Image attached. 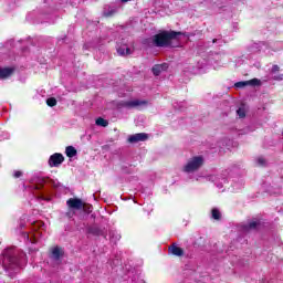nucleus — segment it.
Segmentation results:
<instances>
[{
    "instance_id": "nucleus-9",
    "label": "nucleus",
    "mask_w": 283,
    "mask_h": 283,
    "mask_svg": "<svg viewBox=\"0 0 283 283\" xmlns=\"http://www.w3.org/2000/svg\"><path fill=\"white\" fill-rule=\"evenodd\" d=\"M144 140H147V134L145 133H137L128 137V143H132V144L144 143Z\"/></svg>"
},
{
    "instance_id": "nucleus-5",
    "label": "nucleus",
    "mask_w": 283,
    "mask_h": 283,
    "mask_svg": "<svg viewBox=\"0 0 283 283\" xmlns=\"http://www.w3.org/2000/svg\"><path fill=\"white\" fill-rule=\"evenodd\" d=\"M64 160H65V157H63L62 154L55 153V154L50 156L49 166L50 167H61V165H63Z\"/></svg>"
},
{
    "instance_id": "nucleus-23",
    "label": "nucleus",
    "mask_w": 283,
    "mask_h": 283,
    "mask_svg": "<svg viewBox=\"0 0 283 283\" xmlns=\"http://www.w3.org/2000/svg\"><path fill=\"white\" fill-rule=\"evenodd\" d=\"M50 185L51 187H54V189H59V187H61V182H59L56 179H51Z\"/></svg>"
},
{
    "instance_id": "nucleus-13",
    "label": "nucleus",
    "mask_w": 283,
    "mask_h": 283,
    "mask_svg": "<svg viewBox=\"0 0 283 283\" xmlns=\"http://www.w3.org/2000/svg\"><path fill=\"white\" fill-rule=\"evenodd\" d=\"M169 64L167 63H163V64H157L155 66H153V74L155 76H159L160 72H165L166 70H168Z\"/></svg>"
},
{
    "instance_id": "nucleus-1",
    "label": "nucleus",
    "mask_w": 283,
    "mask_h": 283,
    "mask_svg": "<svg viewBox=\"0 0 283 283\" xmlns=\"http://www.w3.org/2000/svg\"><path fill=\"white\" fill-rule=\"evenodd\" d=\"M0 262L6 271H13L17 273L19 269H23L28 262L24 252L17 248L6 249L0 255Z\"/></svg>"
},
{
    "instance_id": "nucleus-25",
    "label": "nucleus",
    "mask_w": 283,
    "mask_h": 283,
    "mask_svg": "<svg viewBox=\"0 0 283 283\" xmlns=\"http://www.w3.org/2000/svg\"><path fill=\"white\" fill-rule=\"evenodd\" d=\"M248 84V81H244V82H237L234 84V87H238V88H242V87H247Z\"/></svg>"
},
{
    "instance_id": "nucleus-17",
    "label": "nucleus",
    "mask_w": 283,
    "mask_h": 283,
    "mask_svg": "<svg viewBox=\"0 0 283 283\" xmlns=\"http://www.w3.org/2000/svg\"><path fill=\"white\" fill-rule=\"evenodd\" d=\"M260 221H251L249 224L243 226V231H251L252 229H258Z\"/></svg>"
},
{
    "instance_id": "nucleus-29",
    "label": "nucleus",
    "mask_w": 283,
    "mask_h": 283,
    "mask_svg": "<svg viewBox=\"0 0 283 283\" xmlns=\"http://www.w3.org/2000/svg\"><path fill=\"white\" fill-rule=\"evenodd\" d=\"M31 189H33V191H39V189H41V185H32Z\"/></svg>"
},
{
    "instance_id": "nucleus-12",
    "label": "nucleus",
    "mask_w": 283,
    "mask_h": 283,
    "mask_svg": "<svg viewBox=\"0 0 283 283\" xmlns=\"http://www.w3.org/2000/svg\"><path fill=\"white\" fill-rule=\"evenodd\" d=\"M168 251L169 253H171V255H176L177 258H182V255H185V251L182 250V248L176 244L170 245Z\"/></svg>"
},
{
    "instance_id": "nucleus-8",
    "label": "nucleus",
    "mask_w": 283,
    "mask_h": 283,
    "mask_svg": "<svg viewBox=\"0 0 283 283\" xmlns=\"http://www.w3.org/2000/svg\"><path fill=\"white\" fill-rule=\"evenodd\" d=\"M209 182H216L218 189H222V182H227V178L220 177L218 175H209L206 177Z\"/></svg>"
},
{
    "instance_id": "nucleus-22",
    "label": "nucleus",
    "mask_w": 283,
    "mask_h": 283,
    "mask_svg": "<svg viewBox=\"0 0 283 283\" xmlns=\"http://www.w3.org/2000/svg\"><path fill=\"white\" fill-rule=\"evenodd\" d=\"M248 85H251L252 87H255V86L260 85V80L252 78V80L248 81Z\"/></svg>"
},
{
    "instance_id": "nucleus-14",
    "label": "nucleus",
    "mask_w": 283,
    "mask_h": 283,
    "mask_svg": "<svg viewBox=\"0 0 283 283\" xmlns=\"http://www.w3.org/2000/svg\"><path fill=\"white\" fill-rule=\"evenodd\" d=\"M13 72H14L13 67L0 69V78H8L9 76H12Z\"/></svg>"
},
{
    "instance_id": "nucleus-37",
    "label": "nucleus",
    "mask_w": 283,
    "mask_h": 283,
    "mask_svg": "<svg viewBox=\"0 0 283 283\" xmlns=\"http://www.w3.org/2000/svg\"><path fill=\"white\" fill-rule=\"evenodd\" d=\"M209 61V63H211V59L210 60H208Z\"/></svg>"
},
{
    "instance_id": "nucleus-6",
    "label": "nucleus",
    "mask_w": 283,
    "mask_h": 283,
    "mask_svg": "<svg viewBox=\"0 0 283 283\" xmlns=\"http://www.w3.org/2000/svg\"><path fill=\"white\" fill-rule=\"evenodd\" d=\"M147 105V101L142 99H130L123 103V107H126V109H134L136 107H143Z\"/></svg>"
},
{
    "instance_id": "nucleus-7",
    "label": "nucleus",
    "mask_w": 283,
    "mask_h": 283,
    "mask_svg": "<svg viewBox=\"0 0 283 283\" xmlns=\"http://www.w3.org/2000/svg\"><path fill=\"white\" fill-rule=\"evenodd\" d=\"M66 205H67L69 209H74L75 211H81V209H83V207H84L83 200H81L78 198H70L66 201Z\"/></svg>"
},
{
    "instance_id": "nucleus-33",
    "label": "nucleus",
    "mask_w": 283,
    "mask_h": 283,
    "mask_svg": "<svg viewBox=\"0 0 283 283\" xmlns=\"http://www.w3.org/2000/svg\"><path fill=\"white\" fill-rule=\"evenodd\" d=\"M212 43H218V40H217V39H213V40H212Z\"/></svg>"
},
{
    "instance_id": "nucleus-34",
    "label": "nucleus",
    "mask_w": 283,
    "mask_h": 283,
    "mask_svg": "<svg viewBox=\"0 0 283 283\" xmlns=\"http://www.w3.org/2000/svg\"><path fill=\"white\" fill-rule=\"evenodd\" d=\"M127 1H129V0H122V3H127Z\"/></svg>"
},
{
    "instance_id": "nucleus-21",
    "label": "nucleus",
    "mask_w": 283,
    "mask_h": 283,
    "mask_svg": "<svg viewBox=\"0 0 283 283\" xmlns=\"http://www.w3.org/2000/svg\"><path fill=\"white\" fill-rule=\"evenodd\" d=\"M46 105H49V107H54L56 106V98L51 97L46 99Z\"/></svg>"
},
{
    "instance_id": "nucleus-11",
    "label": "nucleus",
    "mask_w": 283,
    "mask_h": 283,
    "mask_svg": "<svg viewBox=\"0 0 283 283\" xmlns=\"http://www.w3.org/2000/svg\"><path fill=\"white\" fill-rule=\"evenodd\" d=\"M63 258V249L60 247H54L51 250V259L54 260V262H59Z\"/></svg>"
},
{
    "instance_id": "nucleus-2",
    "label": "nucleus",
    "mask_w": 283,
    "mask_h": 283,
    "mask_svg": "<svg viewBox=\"0 0 283 283\" xmlns=\"http://www.w3.org/2000/svg\"><path fill=\"white\" fill-rule=\"evenodd\" d=\"M180 34L182 33L176 31H164L153 38V43L157 48H178V45L174 44V41H178V36H180Z\"/></svg>"
},
{
    "instance_id": "nucleus-32",
    "label": "nucleus",
    "mask_w": 283,
    "mask_h": 283,
    "mask_svg": "<svg viewBox=\"0 0 283 283\" xmlns=\"http://www.w3.org/2000/svg\"><path fill=\"white\" fill-rule=\"evenodd\" d=\"M133 283H145V281L144 280H138V282L133 281Z\"/></svg>"
},
{
    "instance_id": "nucleus-38",
    "label": "nucleus",
    "mask_w": 283,
    "mask_h": 283,
    "mask_svg": "<svg viewBox=\"0 0 283 283\" xmlns=\"http://www.w3.org/2000/svg\"><path fill=\"white\" fill-rule=\"evenodd\" d=\"M20 227H23V223H21Z\"/></svg>"
},
{
    "instance_id": "nucleus-28",
    "label": "nucleus",
    "mask_w": 283,
    "mask_h": 283,
    "mask_svg": "<svg viewBox=\"0 0 283 283\" xmlns=\"http://www.w3.org/2000/svg\"><path fill=\"white\" fill-rule=\"evenodd\" d=\"M114 12H116V10L112 9L111 11L104 12V14H105V17H112V14H114Z\"/></svg>"
},
{
    "instance_id": "nucleus-19",
    "label": "nucleus",
    "mask_w": 283,
    "mask_h": 283,
    "mask_svg": "<svg viewBox=\"0 0 283 283\" xmlns=\"http://www.w3.org/2000/svg\"><path fill=\"white\" fill-rule=\"evenodd\" d=\"M109 238H111L112 242H118V240H120V235L114 231L109 232Z\"/></svg>"
},
{
    "instance_id": "nucleus-30",
    "label": "nucleus",
    "mask_w": 283,
    "mask_h": 283,
    "mask_svg": "<svg viewBox=\"0 0 283 283\" xmlns=\"http://www.w3.org/2000/svg\"><path fill=\"white\" fill-rule=\"evenodd\" d=\"M272 72H280V66H277V65H273L272 66Z\"/></svg>"
},
{
    "instance_id": "nucleus-35",
    "label": "nucleus",
    "mask_w": 283,
    "mask_h": 283,
    "mask_svg": "<svg viewBox=\"0 0 283 283\" xmlns=\"http://www.w3.org/2000/svg\"><path fill=\"white\" fill-rule=\"evenodd\" d=\"M4 138H10V135L7 134V136Z\"/></svg>"
},
{
    "instance_id": "nucleus-10",
    "label": "nucleus",
    "mask_w": 283,
    "mask_h": 283,
    "mask_svg": "<svg viewBox=\"0 0 283 283\" xmlns=\"http://www.w3.org/2000/svg\"><path fill=\"white\" fill-rule=\"evenodd\" d=\"M117 53L119 56H129L132 49L127 44L117 43Z\"/></svg>"
},
{
    "instance_id": "nucleus-31",
    "label": "nucleus",
    "mask_w": 283,
    "mask_h": 283,
    "mask_svg": "<svg viewBox=\"0 0 283 283\" xmlns=\"http://www.w3.org/2000/svg\"><path fill=\"white\" fill-rule=\"evenodd\" d=\"M273 78H274V81H282V75H280V76H274Z\"/></svg>"
},
{
    "instance_id": "nucleus-27",
    "label": "nucleus",
    "mask_w": 283,
    "mask_h": 283,
    "mask_svg": "<svg viewBox=\"0 0 283 283\" xmlns=\"http://www.w3.org/2000/svg\"><path fill=\"white\" fill-rule=\"evenodd\" d=\"M13 176H14V178H21L23 176V172H21V170H15L13 172Z\"/></svg>"
},
{
    "instance_id": "nucleus-16",
    "label": "nucleus",
    "mask_w": 283,
    "mask_h": 283,
    "mask_svg": "<svg viewBox=\"0 0 283 283\" xmlns=\"http://www.w3.org/2000/svg\"><path fill=\"white\" fill-rule=\"evenodd\" d=\"M65 154H66L67 158H74V156H76L77 151H76V148H74V146H67L65 149Z\"/></svg>"
},
{
    "instance_id": "nucleus-36",
    "label": "nucleus",
    "mask_w": 283,
    "mask_h": 283,
    "mask_svg": "<svg viewBox=\"0 0 283 283\" xmlns=\"http://www.w3.org/2000/svg\"><path fill=\"white\" fill-rule=\"evenodd\" d=\"M69 218H71L70 212H67Z\"/></svg>"
},
{
    "instance_id": "nucleus-24",
    "label": "nucleus",
    "mask_w": 283,
    "mask_h": 283,
    "mask_svg": "<svg viewBox=\"0 0 283 283\" xmlns=\"http://www.w3.org/2000/svg\"><path fill=\"white\" fill-rule=\"evenodd\" d=\"M237 115L239 116V118H244V116H247V112L244 111V108L240 107L237 111Z\"/></svg>"
},
{
    "instance_id": "nucleus-26",
    "label": "nucleus",
    "mask_w": 283,
    "mask_h": 283,
    "mask_svg": "<svg viewBox=\"0 0 283 283\" xmlns=\"http://www.w3.org/2000/svg\"><path fill=\"white\" fill-rule=\"evenodd\" d=\"M258 165H260L262 167V166L266 165V160L262 157H259L258 158Z\"/></svg>"
},
{
    "instance_id": "nucleus-3",
    "label": "nucleus",
    "mask_w": 283,
    "mask_h": 283,
    "mask_svg": "<svg viewBox=\"0 0 283 283\" xmlns=\"http://www.w3.org/2000/svg\"><path fill=\"white\" fill-rule=\"evenodd\" d=\"M44 229H45V224H43V222H41V221H36L33 224L34 233H32L30 235L28 232H23L22 235L27 242H30L31 244H36V242H39V238H41L43 235Z\"/></svg>"
},
{
    "instance_id": "nucleus-4",
    "label": "nucleus",
    "mask_w": 283,
    "mask_h": 283,
    "mask_svg": "<svg viewBox=\"0 0 283 283\" xmlns=\"http://www.w3.org/2000/svg\"><path fill=\"white\" fill-rule=\"evenodd\" d=\"M202 165H205V157L195 156L187 161L182 170L185 174H193L195 171H198Z\"/></svg>"
},
{
    "instance_id": "nucleus-18",
    "label": "nucleus",
    "mask_w": 283,
    "mask_h": 283,
    "mask_svg": "<svg viewBox=\"0 0 283 283\" xmlns=\"http://www.w3.org/2000/svg\"><path fill=\"white\" fill-rule=\"evenodd\" d=\"M96 125H98L99 127H107V125H109V123L107 122V119L99 117L96 119Z\"/></svg>"
},
{
    "instance_id": "nucleus-20",
    "label": "nucleus",
    "mask_w": 283,
    "mask_h": 283,
    "mask_svg": "<svg viewBox=\"0 0 283 283\" xmlns=\"http://www.w3.org/2000/svg\"><path fill=\"white\" fill-rule=\"evenodd\" d=\"M220 216H221L220 210H218V208H213L212 209V218H213V220H220Z\"/></svg>"
},
{
    "instance_id": "nucleus-15",
    "label": "nucleus",
    "mask_w": 283,
    "mask_h": 283,
    "mask_svg": "<svg viewBox=\"0 0 283 283\" xmlns=\"http://www.w3.org/2000/svg\"><path fill=\"white\" fill-rule=\"evenodd\" d=\"M33 196L36 200H39L40 202L41 201H44V202H50V200H52V197H49V196H45L43 193H36V192H33Z\"/></svg>"
}]
</instances>
